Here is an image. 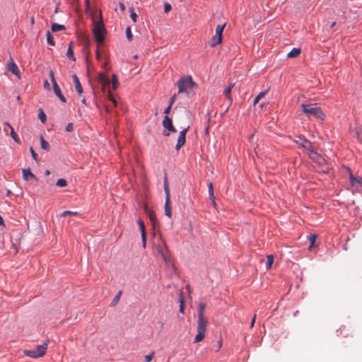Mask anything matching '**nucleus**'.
<instances>
[{
    "instance_id": "f257e3e1",
    "label": "nucleus",
    "mask_w": 362,
    "mask_h": 362,
    "mask_svg": "<svg viewBox=\"0 0 362 362\" xmlns=\"http://www.w3.org/2000/svg\"><path fill=\"white\" fill-rule=\"evenodd\" d=\"M206 304L200 303L198 306V320H197V334L194 337V343L202 341L204 337L206 331L207 320L204 317Z\"/></svg>"
},
{
    "instance_id": "f03ea898",
    "label": "nucleus",
    "mask_w": 362,
    "mask_h": 362,
    "mask_svg": "<svg viewBox=\"0 0 362 362\" xmlns=\"http://www.w3.org/2000/svg\"><path fill=\"white\" fill-rule=\"evenodd\" d=\"M176 84L178 88V93H185L187 96L194 93V89L197 87L191 76H181Z\"/></svg>"
},
{
    "instance_id": "7ed1b4c3",
    "label": "nucleus",
    "mask_w": 362,
    "mask_h": 362,
    "mask_svg": "<svg viewBox=\"0 0 362 362\" xmlns=\"http://www.w3.org/2000/svg\"><path fill=\"white\" fill-rule=\"evenodd\" d=\"M94 27L93 28V33L95 38L98 44L100 45L105 40V34L106 33V30L103 21L102 13L100 12V17L98 21L94 20L93 21Z\"/></svg>"
},
{
    "instance_id": "20e7f679",
    "label": "nucleus",
    "mask_w": 362,
    "mask_h": 362,
    "mask_svg": "<svg viewBox=\"0 0 362 362\" xmlns=\"http://www.w3.org/2000/svg\"><path fill=\"white\" fill-rule=\"evenodd\" d=\"M300 107L302 109V112L307 117H313L321 120L324 119L325 115L322 112V109L316 104H301Z\"/></svg>"
},
{
    "instance_id": "39448f33",
    "label": "nucleus",
    "mask_w": 362,
    "mask_h": 362,
    "mask_svg": "<svg viewBox=\"0 0 362 362\" xmlns=\"http://www.w3.org/2000/svg\"><path fill=\"white\" fill-rule=\"evenodd\" d=\"M49 340H47L42 344L37 345L36 347L31 350H25L24 354L25 356L37 358L43 356L47 351Z\"/></svg>"
},
{
    "instance_id": "423d86ee",
    "label": "nucleus",
    "mask_w": 362,
    "mask_h": 362,
    "mask_svg": "<svg viewBox=\"0 0 362 362\" xmlns=\"http://www.w3.org/2000/svg\"><path fill=\"white\" fill-rule=\"evenodd\" d=\"M157 252L161 255L167 265L171 264L170 255L165 243L160 238V243L156 245Z\"/></svg>"
},
{
    "instance_id": "0eeeda50",
    "label": "nucleus",
    "mask_w": 362,
    "mask_h": 362,
    "mask_svg": "<svg viewBox=\"0 0 362 362\" xmlns=\"http://www.w3.org/2000/svg\"><path fill=\"white\" fill-rule=\"evenodd\" d=\"M49 76H50L51 81H52V85H53V89H54V93L61 100L62 102L65 103L66 102V98L62 95V93L61 92V90H60V88L58 86V84H57V81L55 80L53 71L51 70L49 71Z\"/></svg>"
},
{
    "instance_id": "6e6552de",
    "label": "nucleus",
    "mask_w": 362,
    "mask_h": 362,
    "mask_svg": "<svg viewBox=\"0 0 362 362\" xmlns=\"http://www.w3.org/2000/svg\"><path fill=\"white\" fill-rule=\"evenodd\" d=\"M98 81L101 86L102 91L105 93L107 88L109 87L110 84V81L107 76L103 73H100L98 76Z\"/></svg>"
},
{
    "instance_id": "1a4fd4ad",
    "label": "nucleus",
    "mask_w": 362,
    "mask_h": 362,
    "mask_svg": "<svg viewBox=\"0 0 362 362\" xmlns=\"http://www.w3.org/2000/svg\"><path fill=\"white\" fill-rule=\"evenodd\" d=\"M6 67L8 71H11L13 75L16 76L18 78H21V72L19 69L13 62L11 57H10V59L6 65Z\"/></svg>"
},
{
    "instance_id": "9d476101",
    "label": "nucleus",
    "mask_w": 362,
    "mask_h": 362,
    "mask_svg": "<svg viewBox=\"0 0 362 362\" xmlns=\"http://www.w3.org/2000/svg\"><path fill=\"white\" fill-rule=\"evenodd\" d=\"M189 129V127L188 126L187 128L184 129L181 132H180L177 144H176V147H175L176 150H179L185 144L186 134L188 132Z\"/></svg>"
},
{
    "instance_id": "9b49d317",
    "label": "nucleus",
    "mask_w": 362,
    "mask_h": 362,
    "mask_svg": "<svg viewBox=\"0 0 362 362\" xmlns=\"http://www.w3.org/2000/svg\"><path fill=\"white\" fill-rule=\"evenodd\" d=\"M163 126L165 129L170 131L171 132H176L177 130L173 127L171 119L168 116L165 115L163 120Z\"/></svg>"
},
{
    "instance_id": "f8f14e48",
    "label": "nucleus",
    "mask_w": 362,
    "mask_h": 362,
    "mask_svg": "<svg viewBox=\"0 0 362 362\" xmlns=\"http://www.w3.org/2000/svg\"><path fill=\"white\" fill-rule=\"evenodd\" d=\"M144 210L145 213L151 221V224L153 227H156L157 224V219L155 213L152 210L149 209L146 204L144 205Z\"/></svg>"
},
{
    "instance_id": "ddd939ff",
    "label": "nucleus",
    "mask_w": 362,
    "mask_h": 362,
    "mask_svg": "<svg viewBox=\"0 0 362 362\" xmlns=\"http://www.w3.org/2000/svg\"><path fill=\"white\" fill-rule=\"evenodd\" d=\"M22 173L23 180L26 181L33 180H37V177L31 172L30 168L23 169Z\"/></svg>"
},
{
    "instance_id": "4468645a",
    "label": "nucleus",
    "mask_w": 362,
    "mask_h": 362,
    "mask_svg": "<svg viewBox=\"0 0 362 362\" xmlns=\"http://www.w3.org/2000/svg\"><path fill=\"white\" fill-rule=\"evenodd\" d=\"M235 86L234 83H230L227 88H226L223 90V94L226 97V98L228 101V105H231L233 103V98L231 96V90L233 86Z\"/></svg>"
},
{
    "instance_id": "2eb2a0df",
    "label": "nucleus",
    "mask_w": 362,
    "mask_h": 362,
    "mask_svg": "<svg viewBox=\"0 0 362 362\" xmlns=\"http://www.w3.org/2000/svg\"><path fill=\"white\" fill-rule=\"evenodd\" d=\"M165 214L169 218L172 216V210H171V202L170 196L165 197Z\"/></svg>"
},
{
    "instance_id": "dca6fc26",
    "label": "nucleus",
    "mask_w": 362,
    "mask_h": 362,
    "mask_svg": "<svg viewBox=\"0 0 362 362\" xmlns=\"http://www.w3.org/2000/svg\"><path fill=\"white\" fill-rule=\"evenodd\" d=\"M225 24L223 25H218L216 28V37H217V41L216 43H221L222 42V33L223 31V29L225 28Z\"/></svg>"
},
{
    "instance_id": "f3484780",
    "label": "nucleus",
    "mask_w": 362,
    "mask_h": 362,
    "mask_svg": "<svg viewBox=\"0 0 362 362\" xmlns=\"http://www.w3.org/2000/svg\"><path fill=\"white\" fill-rule=\"evenodd\" d=\"M297 138H298V139L295 140V141L296 143L300 144L303 148H305L308 150L312 148V144L310 141H308L305 139L301 138L300 136H298Z\"/></svg>"
},
{
    "instance_id": "a211bd4d",
    "label": "nucleus",
    "mask_w": 362,
    "mask_h": 362,
    "mask_svg": "<svg viewBox=\"0 0 362 362\" xmlns=\"http://www.w3.org/2000/svg\"><path fill=\"white\" fill-rule=\"evenodd\" d=\"M73 80H74V83L75 84V88H76V91L79 94H81L83 93V88H82V86L80 83L78 78L76 75H74Z\"/></svg>"
},
{
    "instance_id": "6ab92c4d",
    "label": "nucleus",
    "mask_w": 362,
    "mask_h": 362,
    "mask_svg": "<svg viewBox=\"0 0 362 362\" xmlns=\"http://www.w3.org/2000/svg\"><path fill=\"white\" fill-rule=\"evenodd\" d=\"M5 125L8 126L9 127V129H11V136L13 138V139L17 144H21V140H20L19 137L18 136V135L16 134L12 126L8 122H5Z\"/></svg>"
},
{
    "instance_id": "aec40b11",
    "label": "nucleus",
    "mask_w": 362,
    "mask_h": 362,
    "mask_svg": "<svg viewBox=\"0 0 362 362\" xmlns=\"http://www.w3.org/2000/svg\"><path fill=\"white\" fill-rule=\"evenodd\" d=\"M349 180L351 184L354 186L356 184H360L362 185V177H355L352 174L349 175Z\"/></svg>"
},
{
    "instance_id": "412c9836",
    "label": "nucleus",
    "mask_w": 362,
    "mask_h": 362,
    "mask_svg": "<svg viewBox=\"0 0 362 362\" xmlns=\"http://www.w3.org/2000/svg\"><path fill=\"white\" fill-rule=\"evenodd\" d=\"M316 238H317V235H314V234H311L308 236V239L310 241V246L308 247V250L310 251L312 250L313 248L316 247V245H315Z\"/></svg>"
},
{
    "instance_id": "4be33fe9",
    "label": "nucleus",
    "mask_w": 362,
    "mask_h": 362,
    "mask_svg": "<svg viewBox=\"0 0 362 362\" xmlns=\"http://www.w3.org/2000/svg\"><path fill=\"white\" fill-rule=\"evenodd\" d=\"M73 45V42H69V47L66 52V56L69 59H71L72 61H76V58L74 56Z\"/></svg>"
},
{
    "instance_id": "5701e85b",
    "label": "nucleus",
    "mask_w": 362,
    "mask_h": 362,
    "mask_svg": "<svg viewBox=\"0 0 362 362\" xmlns=\"http://www.w3.org/2000/svg\"><path fill=\"white\" fill-rule=\"evenodd\" d=\"M300 48H293L291 52L287 54L288 58H295L297 57L300 54Z\"/></svg>"
},
{
    "instance_id": "b1692460",
    "label": "nucleus",
    "mask_w": 362,
    "mask_h": 362,
    "mask_svg": "<svg viewBox=\"0 0 362 362\" xmlns=\"http://www.w3.org/2000/svg\"><path fill=\"white\" fill-rule=\"evenodd\" d=\"M51 29L53 33H55L57 31L64 30L65 26L56 23H52Z\"/></svg>"
},
{
    "instance_id": "393cba45",
    "label": "nucleus",
    "mask_w": 362,
    "mask_h": 362,
    "mask_svg": "<svg viewBox=\"0 0 362 362\" xmlns=\"http://www.w3.org/2000/svg\"><path fill=\"white\" fill-rule=\"evenodd\" d=\"M119 86L117 76L115 74L112 75V86L113 90H116Z\"/></svg>"
},
{
    "instance_id": "a878e982",
    "label": "nucleus",
    "mask_w": 362,
    "mask_h": 362,
    "mask_svg": "<svg viewBox=\"0 0 362 362\" xmlns=\"http://www.w3.org/2000/svg\"><path fill=\"white\" fill-rule=\"evenodd\" d=\"M179 303H180L179 311L181 313H184V311H185V303H184V298H183L182 293L181 292L180 293V295H179Z\"/></svg>"
},
{
    "instance_id": "bb28decb",
    "label": "nucleus",
    "mask_w": 362,
    "mask_h": 362,
    "mask_svg": "<svg viewBox=\"0 0 362 362\" xmlns=\"http://www.w3.org/2000/svg\"><path fill=\"white\" fill-rule=\"evenodd\" d=\"M267 92H268V90H265V91L260 92L254 99V101H253L254 105H255L259 101L260 99L264 98L265 96V95L267 93Z\"/></svg>"
},
{
    "instance_id": "cd10ccee",
    "label": "nucleus",
    "mask_w": 362,
    "mask_h": 362,
    "mask_svg": "<svg viewBox=\"0 0 362 362\" xmlns=\"http://www.w3.org/2000/svg\"><path fill=\"white\" fill-rule=\"evenodd\" d=\"M273 263H274V256L272 255H267V264H266L267 269H270Z\"/></svg>"
},
{
    "instance_id": "c85d7f7f",
    "label": "nucleus",
    "mask_w": 362,
    "mask_h": 362,
    "mask_svg": "<svg viewBox=\"0 0 362 362\" xmlns=\"http://www.w3.org/2000/svg\"><path fill=\"white\" fill-rule=\"evenodd\" d=\"M46 36L47 43L51 46H54L55 42L49 31L47 32Z\"/></svg>"
},
{
    "instance_id": "c756f323",
    "label": "nucleus",
    "mask_w": 362,
    "mask_h": 362,
    "mask_svg": "<svg viewBox=\"0 0 362 362\" xmlns=\"http://www.w3.org/2000/svg\"><path fill=\"white\" fill-rule=\"evenodd\" d=\"M308 151H310L309 157L313 160H317L318 158H320V155L314 151L312 148L308 149Z\"/></svg>"
},
{
    "instance_id": "7c9ffc66",
    "label": "nucleus",
    "mask_w": 362,
    "mask_h": 362,
    "mask_svg": "<svg viewBox=\"0 0 362 362\" xmlns=\"http://www.w3.org/2000/svg\"><path fill=\"white\" fill-rule=\"evenodd\" d=\"M164 191H165V197L170 196V189H169L168 182L166 175L165 176V179H164Z\"/></svg>"
},
{
    "instance_id": "2f4dec72",
    "label": "nucleus",
    "mask_w": 362,
    "mask_h": 362,
    "mask_svg": "<svg viewBox=\"0 0 362 362\" xmlns=\"http://www.w3.org/2000/svg\"><path fill=\"white\" fill-rule=\"evenodd\" d=\"M40 143L42 148L48 151L49 149V144L46 141L42 136L40 137Z\"/></svg>"
},
{
    "instance_id": "473e14b6",
    "label": "nucleus",
    "mask_w": 362,
    "mask_h": 362,
    "mask_svg": "<svg viewBox=\"0 0 362 362\" xmlns=\"http://www.w3.org/2000/svg\"><path fill=\"white\" fill-rule=\"evenodd\" d=\"M122 291H119L117 293V294L114 297V298H113V300H112V301L111 303L112 306H115V305H116L118 303V302H119V300L120 299V297L122 296Z\"/></svg>"
},
{
    "instance_id": "72a5a7b5",
    "label": "nucleus",
    "mask_w": 362,
    "mask_h": 362,
    "mask_svg": "<svg viewBox=\"0 0 362 362\" xmlns=\"http://www.w3.org/2000/svg\"><path fill=\"white\" fill-rule=\"evenodd\" d=\"M38 117L43 124L45 123L47 118L45 114L44 113L42 109L39 110Z\"/></svg>"
},
{
    "instance_id": "f704fd0d",
    "label": "nucleus",
    "mask_w": 362,
    "mask_h": 362,
    "mask_svg": "<svg viewBox=\"0 0 362 362\" xmlns=\"http://www.w3.org/2000/svg\"><path fill=\"white\" fill-rule=\"evenodd\" d=\"M57 186L60 187H64L67 185V182L65 179L60 178L57 181Z\"/></svg>"
},
{
    "instance_id": "c9c22d12",
    "label": "nucleus",
    "mask_w": 362,
    "mask_h": 362,
    "mask_svg": "<svg viewBox=\"0 0 362 362\" xmlns=\"http://www.w3.org/2000/svg\"><path fill=\"white\" fill-rule=\"evenodd\" d=\"M138 225H139V229L141 230V233L145 234L146 233L145 226H144V223L143 222V221L139 219L138 221Z\"/></svg>"
},
{
    "instance_id": "e433bc0d",
    "label": "nucleus",
    "mask_w": 362,
    "mask_h": 362,
    "mask_svg": "<svg viewBox=\"0 0 362 362\" xmlns=\"http://www.w3.org/2000/svg\"><path fill=\"white\" fill-rule=\"evenodd\" d=\"M81 40L87 46H88L90 44V40L88 38V36L86 35V34H83L81 36Z\"/></svg>"
},
{
    "instance_id": "4c0bfd02",
    "label": "nucleus",
    "mask_w": 362,
    "mask_h": 362,
    "mask_svg": "<svg viewBox=\"0 0 362 362\" xmlns=\"http://www.w3.org/2000/svg\"><path fill=\"white\" fill-rule=\"evenodd\" d=\"M126 35L129 41H131L132 40V34L130 26H128L126 28Z\"/></svg>"
},
{
    "instance_id": "58836bf2",
    "label": "nucleus",
    "mask_w": 362,
    "mask_h": 362,
    "mask_svg": "<svg viewBox=\"0 0 362 362\" xmlns=\"http://www.w3.org/2000/svg\"><path fill=\"white\" fill-rule=\"evenodd\" d=\"M129 11H130V13H131V18L132 19V21L135 23L136 22V18H137V15L136 13L134 12V8L132 7H131L129 8Z\"/></svg>"
},
{
    "instance_id": "ea45409f",
    "label": "nucleus",
    "mask_w": 362,
    "mask_h": 362,
    "mask_svg": "<svg viewBox=\"0 0 362 362\" xmlns=\"http://www.w3.org/2000/svg\"><path fill=\"white\" fill-rule=\"evenodd\" d=\"M78 214L77 211H64L62 214L61 216H66L68 215H76Z\"/></svg>"
},
{
    "instance_id": "a19ab883",
    "label": "nucleus",
    "mask_w": 362,
    "mask_h": 362,
    "mask_svg": "<svg viewBox=\"0 0 362 362\" xmlns=\"http://www.w3.org/2000/svg\"><path fill=\"white\" fill-rule=\"evenodd\" d=\"M30 153H31V155H32L33 158L35 160L37 161V160H38L37 154L35 153V151H34V149H33V147H30Z\"/></svg>"
},
{
    "instance_id": "79ce46f5",
    "label": "nucleus",
    "mask_w": 362,
    "mask_h": 362,
    "mask_svg": "<svg viewBox=\"0 0 362 362\" xmlns=\"http://www.w3.org/2000/svg\"><path fill=\"white\" fill-rule=\"evenodd\" d=\"M216 41H217V37H216V35H214V37H212L211 39V45L210 46L211 47H216L217 45H218L219 43H216Z\"/></svg>"
},
{
    "instance_id": "37998d69",
    "label": "nucleus",
    "mask_w": 362,
    "mask_h": 362,
    "mask_svg": "<svg viewBox=\"0 0 362 362\" xmlns=\"http://www.w3.org/2000/svg\"><path fill=\"white\" fill-rule=\"evenodd\" d=\"M153 355H154L153 352L151 353L150 354L146 355L145 356V362H150L152 360Z\"/></svg>"
},
{
    "instance_id": "c03bdc74",
    "label": "nucleus",
    "mask_w": 362,
    "mask_h": 362,
    "mask_svg": "<svg viewBox=\"0 0 362 362\" xmlns=\"http://www.w3.org/2000/svg\"><path fill=\"white\" fill-rule=\"evenodd\" d=\"M73 124L72 123H69L67 125H66V132H71L73 131Z\"/></svg>"
},
{
    "instance_id": "a18cd8bd",
    "label": "nucleus",
    "mask_w": 362,
    "mask_h": 362,
    "mask_svg": "<svg viewBox=\"0 0 362 362\" xmlns=\"http://www.w3.org/2000/svg\"><path fill=\"white\" fill-rule=\"evenodd\" d=\"M170 10H171V6H170L169 4H168V3L165 4V6H164V11H165V13H168V11H170Z\"/></svg>"
},
{
    "instance_id": "49530a36",
    "label": "nucleus",
    "mask_w": 362,
    "mask_h": 362,
    "mask_svg": "<svg viewBox=\"0 0 362 362\" xmlns=\"http://www.w3.org/2000/svg\"><path fill=\"white\" fill-rule=\"evenodd\" d=\"M176 99V94L172 95L170 98L169 105L172 106Z\"/></svg>"
},
{
    "instance_id": "de8ad7c7",
    "label": "nucleus",
    "mask_w": 362,
    "mask_h": 362,
    "mask_svg": "<svg viewBox=\"0 0 362 362\" xmlns=\"http://www.w3.org/2000/svg\"><path fill=\"white\" fill-rule=\"evenodd\" d=\"M209 195H212V194H214L213 184L211 182L209 184Z\"/></svg>"
},
{
    "instance_id": "09e8293b",
    "label": "nucleus",
    "mask_w": 362,
    "mask_h": 362,
    "mask_svg": "<svg viewBox=\"0 0 362 362\" xmlns=\"http://www.w3.org/2000/svg\"><path fill=\"white\" fill-rule=\"evenodd\" d=\"M141 238H142V243H143V246L144 247H145L146 246V234H141Z\"/></svg>"
},
{
    "instance_id": "8fccbe9b",
    "label": "nucleus",
    "mask_w": 362,
    "mask_h": 362,
    "mask_svg": "<svg viewBox=\"0 0 362 362\" xmlns=\"http://www.w3.org/2000/svg\"><path fill=\"white\" fill-rule=\"evenodd\" d=\"M107 98L108 100H110V101H112L115 98L112 95V93L110 92V90H108L107 91Z\"/></svg>"
},
{
    "instance_id": "3c124183",
    "label": "nucleus",
    "mask_w": 362,
    "mask_h": 362,
    "mask_svg": "<svg viewBox=\"0 0 362 362\" xmlns=\"http://www.w3.org/2000/svg\"><path fill=\"white\" fill-rule=\"evenodd\" d=\"M209 198H210V199L211 200L213 205H214V206H216V202H215V197H214V194H212V195H209Z\"/></svg>"
},
{
    "instance_id": "603ef678",
    "label": "nucleus",
    "mask_w": 362,
    "mask_h": 362,
    "mask_svg": "<svg viewBox=\"0 0 362 362\" xmlns=\"http://www.w3.org/2000/svg\"><path fill=\"white\" fill-rule=\"evenodd\" d=\"M44 88H46V89H48L49 90L50 89V86H49V82L47 81V80H46L45 82H44Z\"/></svg>"
},
{
    "instance_id": "864d4df0",
    "label": "nucleus",
    "mask_w": 362,
    "mask_h": 362,
    "mask_svg": "<svg viewBox=\"0 0 362 362\" xmlns=\"http://www.w3.org/2000/svg\"><path fill=\"white\" fill-rule=\"evenodd\" d=\"M171 107L170 105H168L164 110V114L165 115H168L170 112V109H171Z\"/></svg>"
},
{
    "instance_id": "5fc2aeb1",
    "label": "nucleus",
    "mask_w": 362,
    "mask_h": 362,
    "mask_svg": "<svg viewBox=\"0 0 362 362\" xmlns=\"http://www.w3.org/2000/svg\"><path fill=\"white\" fill-rule=\"evenodd\" d=\"M119 6L120 10H121L122 12H124V11H125V6H124V4L123 3L120 2V3L119 4Z\"/></svg>"
},
{
    "instance_id": "6e6d98bb",
    "label": "nucleus",
    "mask_w": 362,
    "mask_h": 362,
    "mask_svg": "<svg viewBox=\"0 0 362 362\" xmlns=\"http://www.w3.org/2000/svg\"><path fill=\"white\" fill-rule=\"evenodd\" d=\"M255 320H256V315H255L252 317V322L250 323V328H252L254 325H255Z\"/></svg>"
},
{
    "instance_id": "4d7b16f0",
    "label": "nucleus",
    "mask_w": 362,
    "mask_h": 362,
    "mask_svg": "<svg viewBox=\"0 0 362 362\" xmlns=\"http://www.w3.org/2000/svg\"><path fill=\"white\" fill-rule=\"evenodd\" d=\"M85 4H86V10H88L89 8H90V3H89V0H86L85 1Z\"/></svg>"
},
{
    "instance_id": "13d9d810",
    "label": "nucleus",
    "mask_w": 362,
    "mask_h": 362,
    "mask_svg": "<svg viewBox=\"0 0 362 362\" xmlns=\"http://www.w3.org/2000/svg\"><path fill=\"white\" fill-rule=\"evenodd\" d=\"M0 226H2L4 227L5 226L4 219L1 215H0Z\"/></svg>"
},
{
    "instance_id": "bf43d9fd",
    "label": "nucleus",
    "mask_w": 362,
    "mask_h": 362,
    "mask_svg": "<svg viewBox=\"0 0 362 362\" xmlns=\"http://www.w3.org/2000/svg\"><path fill=\"white\" fill-rule=\"evenodd\" d=\"M100 54L99 50H98V49L96 50V59H97L98 60H99V59H100Z\"/></svg>"
},
{
    "instance_id": "052dcab7",
    "label": "nucleus",
    "mask_w": 362,
    "mask_h": 362,
    "mask_svg": "<svg viewBox=\"0 0 362 362\" xmlns=\"http://www.w3.org/2000/svg\"><path fill=\"white\" fill-rule=\"evenodd\" d=\"M112 102L115 107L117 105V101L115 98L112 100Z\"/></svg>"
},
{
    "instance_id": "680f3d73",
    "label": "nucleus",
    "mask_w": 362,
    "mask_h": 362,
    "mask_svg": "<svg viewBox=\"0 0 362 362\" xmlns=\"http://www.w3.org/2000/svg\"><path fill=\"white\" fill-rule=\"evenodd\" d=\"M30 23H31V24H33V25L35 23V18H34V17H32V18H31V19H30Z\"/></svg>"
},
{
    "instance_id": "e2e57ef3",
    "label": "nucleus",
    "mask_w": 362,
    "mask_h": 362,
    "mask_svg": "<svg viewBox=\"0 0 362 362\" xmlns=\"http://www.w3.org/2000/svg\"><path fill=\"white\" fill-rule=\"evenodd\" d=\"M221 345H222V341H220L218 344V348L220 349L221 347Z\"/></svg>"
},
{
    "instance_id": "0e129e2a",
    "label": "nucleus",
    "mask_w": 362,
    "mask_h": 362,
    "mask_svg": "<svg viewBox=\"0 0 362 362\" xmlns=\"http://www.w3.org/2000/svg\"><path fill=\"white\" fill-rule=\"evenodd\" d=\"M49 173H50V172H49V170H47L45 171V175H49Z\"/></svg>"
},
{
    "instance_id": "69168bd1",
    "label": "nucleus",
    "mask_w": 362,
    "mask_h": 362,
    "mask_svg": "<svg viewBox=\"0 0 362 362\" xmlns=\"http://www.w3.org/2000/svg\"><path fill=\"white\" fill-rule=\"evenodd\" d=\"M335 22H333L330 25V28H332L335 25Z\"/></svg>"
},
{
    "instance_id": "338daca9",
    "label": "nucleus",
    "mask_w": 362,
    "mask_h": 362,
    "mask_svg": "<svg viewBox=\"0 0 362 362\" xmlns=\"http://www.w3.org/2000/svg\"><path fill=\"white\" fill-rule=\"evenodd\" d=\"M105 111H106L107 112H110V109H109V107H108L107 106H105Z\"/></svg>"
},
{
    "instance_id": "774afa93",
    "label": "nucleus",
    "mask_w": 362,
    "mask_h": 362,
    "mask_svg": "<svg viewBox=\"0 0 362 362\" xmlns=\"http://www.w3.org/2000/svg\"><path fill=\"white\" fill-rule=\"evenodd\" d=\"M11 194V190H9V189H8V190H7V195H9V194Z\"/></svg>"
}]
</instances>
